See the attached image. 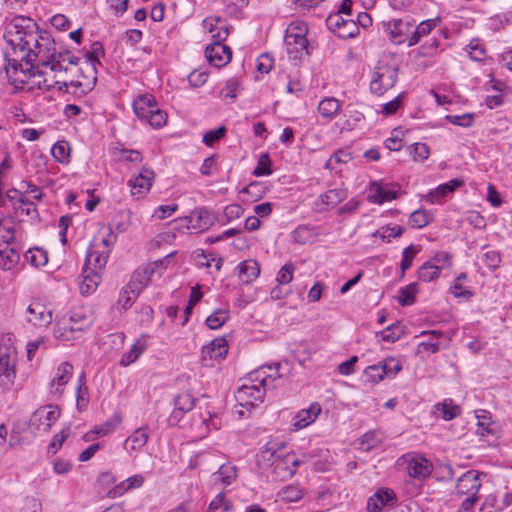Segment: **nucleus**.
Listing matches in <instances>:
<instances>
[{
    "label": "nucleus",
    "mask_w": 512,
    "mask_h": 512,
    "mask_svg": "<svg viewBox=\"0 0 512 512\" xmlns=\"http://www.w3.org/2000/svg\"><path fill=\"white\" fill-rule=\"evenodd\" d=\"M166 120L167 114L157 107L152 115H150L147 123H149L153 128H160L166 123Z\"/></svg>",
    "instance_id": "774afa93"
},
{
    "label": "nucleus",
    "mask_w": 512,
    "mask_h": 512,
    "mask_svg": "<svg viewBox=\"0 0 512 512\" xmlns=\"http://www.w3.org/2000/svg\"><path fill=\"white\" fill-rule=\"evenodd\" d=\"M433 220V215L423 209L415 210L411 213L409 221L415 228H423L431 223Z\"/></svg>",
    "instance_id": "49530a36"
},
{
    "label": "nucleus",
    "mask_w": 512,
    "mask_h": 512,
    "mask_svg": "<svg viewBox=\"0 0 512 512\" xmlns=\"http://www.w3.org/2000/svg\"><path fill=\"white\" fill-rule=\"evenodd\" d=\"M220 508L226 512L232 511L233 509L231 501L227 500L225 497V492H219L215 496V498L209 504L208 512H214Z\"/></svg>",
    "instance_id": "603ef678"
},
{
    "label": "nucleus",
    "mask_w": 512,
    "mask_h": 512,
    "mask_svg": "<svg viewBox=\"0 0 512 512\" xmlns=\"http://www.w3.org/2000/svg\"><path fill=\"white\" fill-rule=\"evenodd\" d=\"M364 375L367 378V380L373 384L382 381L385 377V375L382 374V370L379 364L368 366L364 370Z\"/></svg>",
    "instance_id": "e2e57ef3"
},
{
    "label": "nucleus",
    "mask_w": 512,
    "mask_h": 512,
    "mask_svg": "<svg viewBox=\"0 0 512 512\" xmlns=\"http://www.w3.org/2000/svg\"><path fill=\"white\" fill-rule=\"evenodd\" d=\"M436 407L442 412V418L446 421L456 418L461 413L460 406L455 404L452 399H445L442 403L437 404Z\"/></svg>",
    "instance_id": "ea45409f"
},
{
    "label": "nucleus",
    "mask_w": 512,
    "mask_h": 512,
    "mask_svg": "<svg viewBox=\"0 0 512 512\" xmlns=\"http://www.w3.org/2000/svg\"><path fill=\"white\" fill-rule=\"evenodd\" d=\"M279 368V363H276L275 367L266 365H261L258 367V378L261 377L260 385L264 389V391H268L276 387L275 382L281 379Z\"/></svg>",
    "instance_id": "412c9836"
},
{
    "label": "nucleus",
    "mask_w": 512,
    "mask_h": 512,
    "mask_svg": "<svg viewBox=\"0 0 512 512\" xmlns=\"http://www.w3.org/2000/svg\"><path fill=\"white\" fill-rule=\"evenodd\" d=\"M215 221L214 215L205 208H196L189 216L176 219L181 226H186L187 229L193 230L196 233L206 231Z\"/></svg>",
    "instance_id": "39448f33"
},
{
    "label": "nucleus",
    "mask_w": 512,
    "mask_h": 512,
    "mask_svg": "<svg viewBox=\"0 0 512 512\" xmlns=\"http://www.w3.org/2000/svg\"><path fill=\"white\" fill-rule=\"evenodd\" d=\"M398 78V68L386 62H378L370 82L371 92L383 95L394 87Z\"/></svg>",
    "instance_id": "20e7f679"
},
{
    "label": "nucleus",
    "mask_w": 512,
    "mask_h": 512,
    "mask_svg": "<svg viewBox=\"0 0 512 512\" xmlns=\"http://www.w3.org/2000/svg\"><path fill=\"white\" fill-rule=\"evenodd\" d=\"M437 21L438 19H429L419 23L416 29L412 31L410 37L408 38V46L411 47L416 45L422 36L428 35L436 26Z\"/></svg>",
    "instance_id": "72a5a7b5"
},
{
    "label": "nucleus",
    "mask_w": 512,
    "mask_h": 512,
    "mask_svg": "<svg viewBox=\"0 0 512 512\" xmlns=\"http://www.w3.org/2000/svg\"><path fill=\"white\" fill-rule=\"evenodd\" d=\"M137 297L138 296H133V292L128 288V285H126L119 294L118 303L123 309H128L132 306Z\"/></svg>",
    "instance_id": "69168bd1"
},
{
    "label": "nucleus",
    "mask_w": 512,
    "mask_h": 512,
    "mask_svg": "<svg viewBox=\"0 0 512 512\" xmlns=\"http://www.w3.org/2000/svg\"><path fill=\"white\" fill-rule=\"evenodd\" d=\"M480 475L477 470H469L457 479L456 492L458 495H476L481 488Z\"/></svg>",
    "instance_id": "9b49d317"
},
{
    "label": "nucleus",
    "mask_w": 512,
    "mask_h": 512,
    "mask_svg": "<svg viewBox=\"0 0 512 512\" xmlns=\"http://www.w3.org/2000/svg\"><path fill=\"white\" fill-rule=\"evenodd\" d=\"M17 350L11 337L0 338V387L10 389L16 378Z\"/></svg>",
    "instance_id": "7ed1b4c3"
},
{
    "label": "nucleus",
    "mask_w": 512,
    "mask_h": 512,
    "mask_svg": "<svg viewBox=\"0 0 512 512\" xmlns=\"http://www.w3.org/2000/svg\"><path fill=\"white\" fill-rule=\"evenodd\" d=\"M404 328L405 327L399 322L393 323L381 331V338L385 342L393 343L399 340L404 335Z\"/></svg>",
    "instance_id": "a19ab883"
},
{
    "label": "nucleus",
    "mask_w": 512,
    "mask_h": 512,
    "mask_svg": "<svg viewBox=\"0 0 512 512\" xmlns=\"http://www.w3.org/2000/svg\"><path fill=\"white\" fill-rule=\"evenodd\" d=\"M50 48H51V53H50L51 56L47 57V59L40 57L39 61H45L47 63L49 61L48 59H51V58L56 59V57H58V59H61L64 63L67 62L71 65H78L80 58L72 55L70 51L65 50L63 52H56L55 42H54L53 38L51 41Z\"/></svg>",
    "instance_id": "c03bdc74"
},
{
    "label": "nucleus",
    "mask_w": 512,
    "mask_h": 512,
    "mask_svg": "<svg viewBox=\"0 0 512 512\" xmlns=\"http://www.w3.org/2000/svg\"><path fill=\"white\" fill-rule=\"evenodd\" d=\"M408 474L417 479H424L432 472V464L421 456L410 459L407 465Z\"/></svg>",
    "instance_id": "5701e85b"
},
{
    "label": "nucleus",
    "mask_w": 512,
    "mask_h": 512,
    "mask_svg": "<svg viewBox=\"0 0 512 512\" xmlns=\"http://www.w3.org/2000/svg\"><path fill=\"white\" fill-rule=\"evenodd\" d=\"M110 253L107 250L89 249L86 255L84 268L98 273L105 268Z\"/></svg>",
    "instance_id": "b1692460"
},
{
    "label": "nucleus",
    "mask_w": 512,
    "mask_h": 512,
    "mask_svg": "<svg viewBox=\"0 0 512 512\" xmlns=\"http://www.w3.org/2000/svg\"><path fill=\"white\" fill-rule=\"evenodd\" d=\"M104 56H105V50H104L103 44L99 41H95L91 46V50L88 51L85 55L84 64L86 67L80 68L81 72H84V70H86L90 74L88 77L92 78L93 85L96 83V80H97L96 66L98 64H100L99 58L104 57Z\"/></svg>",
    "instance_id": "4468645a"
},
{
    "label": "nucleus",
    "mask_w": 512,
    "mask_h": 512,
    "mask_svg": "<svg viewBox=\"0 0 512 512\" xmlns=\"http://www.w3.org/2000/svg\"><path fill=\"white\" fill-rule=\"evenodd\" d=\"M286 43L288 46L293 45L297 53H301L302 51H306V54H309L308 52V45L309 42L305 35L302 33V30H300L299 33H292L287 32L286 34Z\"/></svg>",
    "instance_id": "4c0bfd02"
},
{
    "label": "nucleus",
    "mask_w": 512,
    "mask_h": 512,
    "mask_svg": "<svg viewBox=\"0 0 512 512\" xmlns=\"http://www.w3.org/2000/svg\"><path fill=\"white\" fill-rule=\"evenodd\" d=\"M83 333L80 330H74V326L68 324L65 319L58 322L54 327V337L63 341H71L78 339Z\"/></svg>",
    "instance_id": "c756f323"
},
{
    "label": "nucleus",
    "mask_w": 512,
    "mask_h": 512,
    "mask_svg": "<svg viewBox=\"0 0 512 512\" xmlns=\"http://www.w3.org/2000/svg\"><path fill=\"white\" fill-rule=\"evenodd\" d=\"M341 14L332 13L326 19V25L330 31H332L337 37H339V31L342 29V21H346Z\"/></svg>",
    "instance_id": "052dcab7"
},
{
    "label": "nucleus",
    "mask_w": 512,
    "mask_h": 512,
    "mask_svg": "<svg viewBox=\"0 0 512 512\" xmlns=\"http://www.w3.org/2000/svg\"><path fill=\"white\" fill-rule=\"evenodd\" d=\"M100 274L94 270L83 269V280L80 283V292L82 295L93 293L100 282Z\"/></svg>",
    "instance_id": "c85d7f7f"
},
{
    "label": "nucleus",
    "mask_w": 512,
    "mask_h": 512,
    "mask_svg": "<svg viewBox=\"0 0 512 512\" xmlns=\"http://www.w3.org/2000/svg\"><path fill=\"white\" fill-rule=\"evenodd\" d=\"M282 499L286 502H296L303 497V491L298 485H289L281 490L279 493Z\"/></svg>",
    "instance_id": "864d4df0"
},
{
    "label": "nucleus",
    "mask_w": 512,
    "mask_h": 512,
    "mask_svg": "<svg viewBox=\"0 0 512 512\" xmlns=\"http://www.w3.org/2000/svg\"><path fill=\"white\" fill-rule=\"evenodd\" d=\"M418 292V284L416 282L400 288L398 302L401 306H409L415 302V297Z\"/></svg>",
    "instance_id": "79ce46f5"
},
{
    "label": "nucleus",
    "mask_w": 512,
    "mask_h": 512,
    "mask_svg": "<svg viewBox=\"0 0 512 512\" xmlns=\"http://www.w3.org/2000/svg\"><path fill=\"white\" fill-rule=\"evenodd\" d=\"M343 24L342 29L339 31V38L349 39L354 38L359 34L358 24L351 19L341 22Z\"/></svg>",
    "instance_id": "6e6d98bb"
},
{
    "label": "nucleus",
    "mask_w": 512,
    "mask_h": 512,
    "mask_svg": "<svg viewBox=\"0 0 512 512\" xmlns=\"http://www.w3.org/2000/svg\"><path fill=\"white\" fill-rule=\"evenodd\" d=\"M230 318V312L228 309H216L211 315H209L205 323L208 328L212 330L219 329L222 327Z\"/></svg>",
    "instance_id": "c9c22d12"
},
{
    "label": "nucleus",
    "mask_w": 512,
    "mask_h": 512,
    "mask_svg": "<svg viewBox=\"0 0 512 512\" xmlns=\"http://www.w3.org/2000/svg\"><path fill=\"white\" fill-rule=\"evenodd\" d=\"M226 131L225 126H219L216 129L209 130L203 135L202 141L206 146L211 147L225 136Z\"/></svg>",
    "instance_id": "5fc2aeb1"
},
{
    "label": "nucleus",
    "mask_w": 512,
    "mask_h": 512,
    "mask_svg": "<svg viewBox=\"0 0 512 512\" xmlns=\"http://www.w3.org/2000/svg\"><path fill=\"white\" fill-rule=\"evenodd\" d=\"M346 197V190L342 188L330 189L322 196V202L326 205L336 206Z\"/></svg>",
    "instance_id": "8fccbe9b"
},
{
    "label": "nucleus",
    "mask_w": 512,
    "mask_h": 512,
    "mask_svg": "<svg viewBox=\"0 0 512 512\" xmlns=\"http://www.w3.org/2000/svg\"><path fill=\"white\" fill-rule=\"evenodd\" d=\"M451 192V188L444 184L439 185L436 189L431 190L427 196L426 200L430 202L431 204L439 202L442 198L447 196Z\"/></svg>",
    "instance_id": "13d9d810"
},
{
    "label": "nucleus",
    "mask_w": 512,
    "mask_h": 512,
    "mask_svg": "<svg viewBox=\"0 0 512 512\" xmlns=\"http://www.w3.org/2000/svg\"><path fill=\"white\" fill-rule=\"evenodd\" d=\"M382 374L387 376H395L402 370V365L399 360L393 357H387L379 363Z\"/></svg>",
    "instance_id": "3c124183"
},
{
    "label": "nucleus",
    "mask_w": 512,
    "mask_h": 512,
    "mask_svg": "<svg viewBox=\"0 0 512 512\" xmlns=\"http://www.w3.org/2000/svg\"><path fill=\"white\" fill-rule=\"evenodd\" d=\"M482 259L486 266L492 271L496 270L501 263L500 253L494 250L485 252Z\"/></svg>",
    "instance_id": "680f3d73"
},
{
    "label": "nucleus",
    "mask_w": 512,
    "mask_h": 512,
    "mask_svg": "<svg viewBox=\"0 0 512 512\" xmlns=\"http://www.w3.org/2000/svg\"><path fill=\"white\" fill-rule=\"evenodd\" d=\"M286 444L281 440H270L261 450V457L267 465H271L277 455L285 448Z\"/></svg>",
    "instance_id": "2f4dec72"
},
{
    "label": "nucleus",
    "mask_w": 512,
    "mask_h": 512,
    "mask_svg": "<svg viewBox=\"0 0 512 512\" xmlns=\"http://www.w3.org/2000/svg\"><path fill=\"white\" fill-rule=\"evenodd\" d=\"M339 108H340V104H339L338 100H336L335 98L323 99L318 105L319 113L323 117L328 118V119L333 118L337 114Z\"/></svg>",
    "instance_id": "37998d69"
},
{
    "label": "nucleus",
    "mask_w": 512,
    "mask_h": 512,
    "mask_svg": "<svg viewBox=\"0 0 512 512\" xmlns=\"http://www.w3.org/2000/svg\"><path fill=\"white\" fill-rule=\"evenodd\" d=\"M214 484H221L224 486L230 485L237 478V468L231 463L222 464L218 471L212 474Z\"/></svg>",
    "instance_id": "393cba45"
},
{
    "label": "nucleus",
    "mask_w": 512,
    "mask_h": 512,
    "mask_svg": "<svg viewBox=\"0 0 512 512\" xmlns=\"http://www.w3.org/2000/svg\"><path fill=\"white\" fill-rule=\"evenodd\" d=\"M443 265H437L428 260L418 270V279L423 282H430L437 279L440 275Z\"/></svg>",
    "instance_id": "f704fd0d"
},
{
    "label": "nucleus",
    "mask_w": 512,
    "mask_h": 512,
    "mask_svg": "<svg viewBox=\"0 0 512 512\" xmlns=\"http://www.w3.org/2000/svg\"><path fill=\"white\" fill-rule=\"evenodd\" d=\"M238 279L242 296H247L246 302L253 301V294L249 293L252 284L256 280V260L248 259L242 261L238 266Z\"/></svg>",
    "instance_id": "6e6552de"
},
{
    "label": "nucleus",
    "mask_w": 512,
    "mask_h": 512,
    "mask_svg": "<svg viewBox=\"0 0 512 512\" xmlns=\"http://www.w3.org/2000/svg\"><path fill=\"white\" fill-rule=\"evenodd\" d=\"M409 149L415 161H424L430 155V149L426 143H414Z\"/></svg>",
    "instance_id": "4d7b16f0"
},
{
    "label": "nucleus",
    "mask_w": 512,
    "mask_h": 512,
    "mask_svg": "<svg viewBox=\"0 0 512 512\" xmlns=\"http://www.w3.org/2000/svg\"><path fill=\"white\" fill-rule=\"evenodd\" d=\"M130 224V214L128 212H119L114 216L108 228H112L113 233H123L128 230Z\"/></svg>",
    "instance_id": "09e8293b"
},
{
    "label": "nucleus",
    "mask_w": 512,
    "mask_h": 512,
    "mask_svg": "<svg viewBox=\"0 0 512 512\" xmlns=\"http://www.w3.org/2000/svg\"><path fill=\"white\" fill-rule=\"evenodd\" d=\"M51 154L58 163L67 164L70 159L69 143L66 141L56 142L51 149Z\"/></svg>",
    "instance_id": "58836bf2"
},
{
    "label": "nucleus",
    "mask_w": 512,
    "mask_h": 512,
    "mask_svg": "<svg viewBox=\"0 0 512 512\" xmlns=\"http://www.w3.org/2000/svg\"><path fill=\"white\" fill-rule=\"evenodd\" d=\"M73 373V366L68 362H63L59 365L56 375L51 381V387H55V392H59L60 388L65 386Z\"/></svg>",
    "instance_id": "cd10ccee"
},
{
    "label": "nucleus",
    "mask_w": 512,
    "mask_h": 512,
    "mask_svg": "<svg viewBox=\"0 0 512 512\" xmlns=\"http://www.w3.org/2000/svg\"><path fill=\"white\" fill-rule=\"evenodd\" d=\"M202 26L211 34L213 42L223 43L229 35V26L221 17H206L202 21Z\"/></svg>",
    "instance_id": "a211bd4d"
},
{
    "label": "nucleus",
    "mask_w": 512,
    "mask_h": 512,
    "mask_svg": "<svg viewBox=\"0 0 512 512\" xmlns=\"http://www.w3.org/2000/svg\"><path fill=\"white\" fill-rule=\"evenodd\" d=\"M175 409L172 413L171 419H179L184 412H188L193 409L195 400L189 393H183L175 399Z\"/></svg>",
    "instance_id": "473e14b6"
},
{
    "label": "nucleus",
    "mask_w": 512,
    "mask_h": 512,
    "mask_svg": "<svg viewBox=\"0 0 512 512\" xmlns=\"http://www.w3.org/2000/svg\"><path fill=\"white\" fill-rule=\"evenodd\" d=\"M149 439V434L146 428H138L129 436L124 443V448L128 453L139 450L146 445Z\"/></svg>",
    "instance_id": "bb28decb"
},
{
    "label": "nucleus",
    "mask_w": 512,
    "mask_h": 512,
    "mask_svg": "<svg viewBox=\"0 0 512 512\" xmlns=\"http://www.w3.org/2000/svg\"><path fill=\"white\" fill-rule=\"evenodd\" d=\"M404 232V229L399 226H383L379 230H377V234L379 237H381L383 240L390 241L391 238L400 237Z\"/></svg>",
    "instance_id": "bf43d9fd"
},
{
    "label": "nucleus",
    "mask_w": 512,
    "mask_h": 512,
    "mask_svg": "<svg viewBox=\"0 0 512 512\" xmlns=\"http://www.w3.org/2000/svg\"><path fill=\"white\" fill-rule=\"evenodd\" d=\"M321 413V405L318 402L310 404L309 408L301 409L293 417L292 430L298 431L312 424Z\"/></svg>",
    "instance_id": "2eb2a0df"
},
{
    "label": "nucleus",
    "mask_w": 512,
    "mask_h": 512,
    "mask_svg": "<svg viewBox=\"0 0 512 512\" xmlns=\"http://www.w3.org/2000/svg\"><path fill=\"white\" fill-rule=\"evenodd\" d=\"M65 321L71 326H74V330H80L82 332L88 330L92 325L91 319L82 309L71 311L69 318L65 319Z\"/></svg>",
    "instance_id": "7c9ffc66"
},
{
    "label": "nucleus",
    "mask_w": 512,
    "mask_h": 512,
    "mask_svg": "<svg viewBox=\"0 0 512 512\" xmlns=\"http://www.w3.org/2000/svg\"><path fill=\"white\" fill-rule=\"evenodd\" d=\"M415 22L404 19H393L388 22V30L391 40L396 44H402L410 37Z\"/></svg>",
    "instance_id": "dca6fc26"
},
{
    "label": "nucleus",
    "mask_w": 512,
    "mask_h": 512,
    "mask_svg": "<svg viewBox=\"0 0 512 512\" xmlns=\"http://www.w3.org/2000/svg\"><path fill=\"white\" fill-rule=\"evenodd\" d=\"M49 61L46 63L45 61H34V69L30 72L27 71V66H24V71L26 72V75L29 78L31 77H43L42 81H38L37 85L39 88L50 90L54 85L58 86V90L60 91H68L69 87H75L80 88L83 86V84L79 81H58V80H49L46 78V72L41 70V67H50V70L52 72H61V71H67L68 68L64 66V62L61 59H48Z\"/></svg>",
    "instance_id": "f03ea898"
},
{
    "label": "nucleus",
    "mask_w": 512,
    "mask_h": 512,
    "mask_svg": "<svg viewBox=\"0 0 512 512\" xmlns=\"http://www.w3.org/2000/svg\"><path fill=\"white\" fill-rule=\"evenodd\" d=\"M157 107L158 105L151 95H141L133 103L136 116L143 122L148 121Z\"/></svg>",
    "instance_id": "6ab92c4d"
},
{
    "label": "nucleus",
    "mask_w": 512,
    "mask_h": 512,
    "mask_svg": "<svg viewBox=\"0 0 512 512\" xmlns=\"http://www.w3.org/2000/svg\"><path fill=\"white\" fill-rule=\"evenodd\" d=\"M89 402L88 388L84 382V375H81L78 380L76 389V407L79 411L86 409Z\"/></svg>",
    "instance_id": "a18cd8bd"
},
{
    "label": "nucleus",
    "mask_w": 512,
    "mask_h": 512,
    "mask_svg": "<svg viewBox=\"0 0 512 512\" xmlns=\"http://www.w3.org/2000/svg\"><path fill=\"white\" fill-rule=\"evenodd\" d=\"M24 259L34 267L44 266L48 262L47 252L41 248H31L24 254Z\"/></svg>",
    "instance_id": "e433bc0d"
},
{
    "label": "nucleus",
    "mask_w": 512,
    "mask_h": 512,
    "mask_svg": "<svg viewBox=\"0 0 512 512\" xmlns=\"http://www.w3.org/2000/svg\"><path fill=\"white\" fill-rule=\"evenodd\" d=\"M208 80V74L205 71L194 70L188 76V82L192 87H201Z\"/></svg>",
    "instance_id": "338daca9"
},
{
    "label": "nucleus",
    "mask_w": 512,
    "mask_h": 512,
    "mask_svg": "<svg viewBox=\"0 0 512 512\" xmlns=\"http://www.w3.org/2000/svg\"><path fill=\"white\" fill-rule=\"evenodd\" d=\"M4 38L11 46V50L5 52L7 77L12 84H25L28 77L24 66L31 72L35 68L34 61L51 56L52 36L41 30L33 19L16 16L7 24Z\"/></svg>",
    "instance_id": "f257e3e1"
},
{
    "label": "nucleus",
    "mask_w": 512,
    "mask_h": 512,
    "mask_svg": "<svg viewBox=\"0 0 512 512\" xmlns=\"http://www.w3.org/2000/svg\"><path fill=\"white\" fill-rule=\"evenodd\" d=\"M227 353L228 344L224 337L215 338L202 349L203 360H205L206 356H209L212 360L220 361L226 357Z\"/></svg>",
    "instance_id": "4be33fe9"
},
{
    "label": "nucleus",
    "mask_w": 512,
    "mask_h": 512,
    "mask_svg": "<svg viewBox=\"0 0 512 512\" xmlns=\"http://www.w3.org/2000/svg\"><path fill=\"white\" fill-rule=\"evenodd\" d=\"M205 56L211 65L220 68L231 61L232 51L224 43L212 42L206 47Z\"/></svg>",
    "instance_id": "9d476101"
},
{
    "label": "nucleus",
    "mask_w": 512,
    "mask_h": 512,
    "mask_svg": "<svg viewBox=\"0 0 512 512\" xmlns=\"http://www.w3.org/2000/svg\"><path fill=\"white\" fill-rule=\"evenodd\" d=\"M397 500L395 492L390 488H381L377 490L367 500L368 512H381L383 507Z\"/></svg>",
    "instance_id": "f3484780"
},
{
    "label": "nucleus",
    "mask_w": 512,
    "mask_h": 512,
    "mask_svg": "<svg viewBox=\"0 0 512 512\" xmlns=\"http://www.w3.org/2000/svg\"><path fill=\"white\" fill-rule=\"evenodd\" d=\"M145 345L141 344V342L138 340L136 341L130 351L124 353L122 355L121 360L119 361L120 366H128L131 363L135 362L140 355L144 352Z\"/></svg>",
    "instance_id": "de8ad7c7"
},
{
    "label": "nucleus",
    "mask_w": 512,
    "mask_h": 512,
    "mask_svg": "<svg viewBox=\"0 0 512 512\" xmlns=\"http://www.w3.org/2000/svg\"><path fill=\"white\" fill-rule=\"evenodd\" d=\"M155 173L152 169L143 166L140 172L132 176L128 181V185L131 187L132 196L142 197L147 194L154 182Z\"/></svg>",
    "instance_id": "1a4fd4ad"
},
{
    "label": "nucleus",
    "mask_w": 512,
    "mask_h": 512,
    "mask_svg": "<svg viewBox=\"0 0 512 512\" xmlns=\"http://www.w3.org/2000/svg\"><path fill=\"white\" fill-rule=\"evenodd\" d=\"M273 466V473L275 475V479L278 480H286L291 478L295 474V469L291 468L288 465L286 454L277 455L276 459L271 463Z\"/></svg>",
    "instance_id": "a878e982"
},
{
    "label": "nucleus",
    "mask_w": 512,
    "mask_h": 512,
    "mask_svg": "<svg viewBox=\"0 0 512 512\" xmlns=\"http://www.w3.org/2000/svg\"><path fill=\"white\" fill-rule=\"evenodd\" d=\"M28 316L27 321L34 326H47L49 325L53 318L52 312L41 302H32L26 310Z\"/></svg>",
    "instance_id": "ddd939ff"
},
{
    "label": "nucleus",
    "mask_w": 512,
    "mask_h": 512,
    "mask_svg": "<svg viewBox=\"0 0 512 512\" xmlns=\"http://www.w3.org/2000/svg\"><path fill=\"white\" fill-rule=\"evenodd\" d=\"M294 270H295V268L292 263L285 264L277 274V278H276L277 282L280 285L290 283L293 279Z\"/></svg>",
    "instance_id": "0e129e2a"
},
{
    "label": "nucleus",
    "mask_w": 512,
    "mask_h": 512,
    "mask_svg": "<svg viewBox=\"0 0 512 512\" xmlns=\"http://www.w3.org/2000/svg\"><path fill=\"white\" fill-rule=\"evenodd\" d=\"M371 194L369 198L373 203L382 204L386 201H391L398 198L399 190L395 189L388 184L381 185L378 183H373L370 188Z\"/></svg>",
    "instance_id": "aec40b11"
},
{
    "label": "nucleus",
    "mask_w": 512,
    "mask_h": 512,
    "mask_svg": "<svg viewBox=\"0 0 512 512\" xmlns=\"http://www.w3.org/2000/svg\"><path fill=\"white\" fill-rule=\"evenodd\" d=\"M254 390L256 386L242 385L236 392L235 398L237 404L235 405L234 414L237 415L238 419L249 418L254 409L256 397L254 396Z\"/></svg>",
    "instance_id": "0eeeda50"
},
{
    "label": "nucleus",
    "mask_w": 512,
    "mask_h": 512,
    "mask_svg": "<svg viewBox=\"0 0 512 512\" xmlns=\"http://www.w3.org/2000/svg\"><path fill=\"white\" fill-rule=\"evenodd\" d=\"M59 416L60 410L57 406H43L32 414L29 426L34 431L48 432Z\"/></svg>",
    "instance_id": "423d86ee"
},
{
    "label": "nucleus",
    "mask_w": 512,
    "mask_h": 512,
    "mask_svg": "<svg viewBox=\"0 0 512 512\" xmlns=\"http://www.w3.org/2000/svg\"><path fill=\"white\" fill-rule=\"evenodd\" d=\"M156 267L157 265L152 263L140 266L134 271L130 282L127 284L128 288L133 292V296H139L141 291L149 284Z\"/></svg>",
    "instance_id": "f8f14e48"
}]
</instances>
